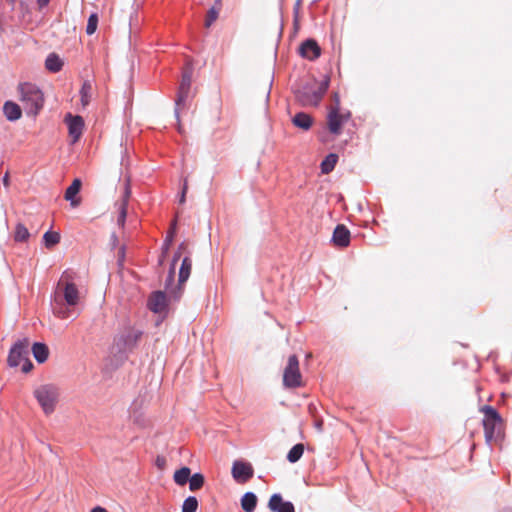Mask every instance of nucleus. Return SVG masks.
<instances>
[{
	"label": "nucleus",
	"mask_w": 512,
	"mask_h": 512,
	"mask_svg": "<svg viewBox=\"0 0 512 512\" xmlns=\"http://www.w3.org/2000/svg\"><path fill=\"white\" fill-rule=\"evenodd\" d=\"M144 332L133 326H126L114 336L111 354L116 365H122L129 358V354L137 348Z\"/></svg>",
	"instance_id": "1"
},
{
	"label": "nucleus",
	"mask_w": 512,
	"mask_h": 512,
	"mask_svg": "<svg viewBox=\"0 0 512 512\" xmlns=\"http://www.w3.org/2000/svg\"><path fill=\"white\" fill-rule=\"evenodd\" d=\"M330 84V76L317 83L315 79L302 82L294 89L296 99L304 106H318L327 92Z\"/></svg>",
	"instance_id": "2"
},
{
	"label": "nucleus",
	"mask_w": 512,
	"mask_h": 512,
	"mask_svg": "<svg viewBox=\"0 0 512 512\" xmlns=\"http://www.w3.org/2000/svg\"><path fill=\"white\" fill-rule=\"evenodd\" d=\"M18 93L27 113L36 116L44 103V96L40 88L35 84L25 82L19 84Z\"/></svg>",
	"instance_id": "3"
},
{
	"label": "nucleus",
	"mask_w": 512,
	"mask_h": 512,
	"mask_svg": "<svg viewBox=\"0 0 512 512\" xmlns=\"http://www.w3.org/2000/svg\"><path fill=\"white\" fill-rule=\"evenodd\" d=\"M59 396L60 391L55 384L40 385L34 390V397L46 415L55 411Z\"/></svg>",
	"instance_id": "4"
},
{
	"label": "nucleus",
	"mask_w": 512,
	"mask_h": 512,
	"mask_svg": "<svg viewBox=\"0 0 512 512\" xmlns=\"http://www.w3.org/2000/svg\"><path fill=\"white\" fill-rule=\"evenodd\" d=\"M484 413L483 427L485 433V440L491 443L501 437L502 431V418L499 412L492 406L485 405L482 408Z\"/></svg>",
	"instance_id": "5"
},
{
	"label": "nucleus",
	"mask_w": 512,
	"mask_h": 512,
	"mask_svg": "<svg viewBox=\"0 0 512 512\" xmlns=\"http://www.w3.org/2000/svg\"><path fill=\"white\" fill-rule=\"evenodd\" d=\"M193 75V66L188 63L182 71V79L178 88L177 97L175 99L174 115L179 122L180 111L185 108L186 101L189 97Z\"/></svg>",
	"instance_id": "6"
},
{
	"label": "nucleus",
	"mask_w": 512,
	"mask_h": 512,
	"mask_svg": "<svg viewBox=\"0 0 512 512\" xmlns=\"http://www.w3.org/2000/svg\"><path fill=\"white\" fill-rule=\"evenodd\" d=\"M301 378L298 357L295 354L290 355L283 373V385L289 389L300 387Z\"/></svg>",
	"instance_id": "7"
},
{
	"label": "nucleus",
	"mask_w": 512,
	"mask_h": 512,
	"mask_svg": "<svg viewBox=\"0 0 512 512\" xmlns=\"http://www.w3.org/2000/svg\"><path fill=\"white\" fill-rule=\"evenodd\" d=\"M30 341L27 337L18 339L10 348L7 363L10 367H17L29 357Z\"/></svg>",
	"instance_id": "8"
},
{
	"label": "nucleus",
	"mask_w": 512,
	"mask_h": 512,
	"mask_svg": "<svg viewBox=\"0 0 512 512\" xmlns=\"http://www.w3.org/2000/svg\"><path fill=\"white\" fill-rule=\"evenodd\" d=\"M231 473L236 482L245 483L253 477L254 469L249 462L235 460Z\"/></svg>",
	"instance_id": "9"
},
{
	"label": "nucleus",
	"mask_w": 512,
	"mask_h": 512,
	"mask_svg": "<svg viewBox=\"0 0 512 512\" xmlns=\"http://www.w3.org/2000/svg\"><path fill=\"white\" fill-rule=\"evenodd\" d=\"M68 126L69 136L72 138V143H76L82 136L84 129V119L80 115H73L67 113L64 119Z\"/></svg>",
	"instance_id": "10"
},
{
	"label": "nucleus",
	"mask_w": 512,
	"mask_h": 512,
	"mask_svg": "<svg viewBox=\"0 0 512 512\" xmlns=\"http://www.w3.org/2000/svg\"><path fill=\"white\" fill-rule=\"evenodd\" d=\"M190 254L191 253H188V255H186L182 259V262L180 265L177 291H173L171 293L172 297L175 300H178L180 298L182 290H183L182 285L188 280V278L190 277V274H191L192 260H191Z\"/></svg>",
	"instance_id": "11"
},
{
	"label": "nucleus",
	"mask_w": 512,
	"mask_h": 512,
	"mask_svg": "<svg viewBox=\"0 0 512 512\" xmlns=\"http://www.w3.org/2000/svg\"><path fill=\"white\" fill-rule=\"evenodd\" d=\"M168 304L167 295L161 290L152 292L147 301V307L149 310L157 314L166 312Z\"/></svg>",
	"instance_id": "12"
},
{
	"label": "nucleus",
	"mask_w": 512,
	"mask_h": 512,
	"mask_svg": "<svg viewBox=\"0 0 512 512\" xmlns=\"http://www.w3.org/2000/svg\"><path fill=\"white\" fill-rule=\"evenodd\" d=\"M299 54L301 57L314 61L321 55V47L313 38L304 40L299 46Z\"/></svg>",
	"instance_id": "13"
},
{
	"label": "nucleus",
	"mask_w": 512,
	"mask_h": 512,
	"mask_svg": "<svg viewBox=\"0 0 512 512\" xmlns=\"http://www.w3.org/2000/svg\"><path fill=\"white\" fill-rule=\"evenodd\" d=\"M327 124L329 131L334 135H339L344 124V116L340 114L338 107H331L327 115Z\"/></svg>",
	"instance_id": "14"
},
{
	"label": "nucleus",
	"mask_w": 512,
	"mask_h": 512,
	"mask_svg": "<svg viewBox=\"0 0 512 512\" xmlns=\"http://www.w3.org/2000/svg\"><path fill=\"white\" fill-rule=\"evenodd\" d=\"M268 508L272 512H295L294 504L285 501L280 493H274L268 501Z\"/></svg>",
	"instance_id": "15"
},
{
	"label": "nucleus",
	"mask_w": 512,
	"mask_h": 512,
	"mask_svg": "<svg viewBox=\"0 0 512 512\" xmlns=\"http://www.w3.org/2000/svg\"><path fill=\"white\" fill-rule=\"evenodd\" d=\"M351 234L344 224H338L332 234V243L336 247L345 248L350 244Z\"/></svg>",
	"instance_id": "16"
},
{
	"label": "nucleus",
	"mask_w": 512,
	"mask_h": 512,
	"mask_svg": "<svg viewBox=\"0 0 512 512\" xmlns=\"http://www.w3.org/2000/svg\"><path fill=\"white\" fill-rule=\"evenodd\" d=\"M292 121V124L299 128V129H302L304 131H308L313 123H314V119L311 115H309L308 113L306 112H297L291 119Z\"/></svg>",
	"instance_id": "17"
},
{
	"label": "nucleus",
	"mask_w": 512,
	"mask_h": 512,
	"mask_svg": "<svg viewBox=\"0 0 512 512\" xmlns=\"http://www.w3.org/2000/svg\"><path fill=\"white\" fill-rule=\"evenodd\" d=\"M82 181L79 178H75L71 185L66 189L64 197L67 201H70L71 206L76 207L79 205L80 200L76 199V195L80 192Z\"/></svg>",
	"instance_id": "18"
},
{
	"label": "nucleus",
	"mask_w": 512,
	"mask_h": 512,
	"mask_svg": "<svg viewBox=\"0 0 512 512\" xmlns=\"http://www.w3.org/2000/svg\"><path fill=\"white\" fill-rule=\"evenodd\" d=\"M3 113L8 121H17L22 116L21 107L12 101H6L3 106Z\"/></svg>",
	"instance_id": "19"
},
{
	"label": "nucleus",
	"mask_w": 512,
	"mask_h": 512,
	"mask_svg": "<svg viewBox=\"0 0 512 512\" xmlns=\"http://www.w3.org/2000/svg\"><path fill=\"white\" fill-rule=\"evenodd\" d=\"M31 352L39 364L46 362L49 357V347L43 342H35L31 347Z\"/></svg>",
	"instance_id": "20"
},
{
	"label": "nucleus",
	"mask_w": 512,
	"mask_h": 512,
	"mask_svg": "<svg viewBox=\"0 0 512 512\" xmlns=\"http://www.w3.org/2000/svg\"><path fill=\"white\" fill-rule=\"evenodd\" d=\"M64 300L69 306H74L79 300V291L74 283H67L63 291Z\"/></svg>",
	"instance_id": "21"
},
{
	"label": "nucleus",
	"mask_w": 512,
	"mask_h": 512,
	"mask_svg": "<svg viewBox=\"0 0 512 512\" xmlns=\"http://www.w3.org/2000/svg\"><path fill=\"white\" fill-rule=\"evenodd\" d=\"M258 503V498L254 492H246L241 497V508L245 512H254Z\"/></svg>",
	"instance_id": "22"
},
{
	"label": "nucleus",
	"mask_w": 512,
	"mask_h": 512,
	"mask_svg": "<svg viewBox=\"0 0 512 512\" xmlns=\"http://www.w3.org/2000/svg\"><path fill=\"white\" fill-rule=\"evenodd\" d=\"M45 67L48 71L52 73H57L62 69L63 61L57 54L51 53L47 56L45 60Z\"/></svg>",
	"instance_id": "23"
},
{
	"label": "nucleus",
	"mask_w": 512,
	"mask_h": 512,
	"mask_svg": "<svg viewBox=\"0 0 512 512\" xmlns=\"http://www.w3.org/2000/svg\"><path fill=\"white\" fill-rule=\"evenodd\" d=\"M176 235V221H174L171 225L170 230L167 233V236L162 244V256L159 259V264L163 263V259L165 255L168 253L170 246L174 240V237Z\"/></svg>",
	"instance_id": "24"
},
{
	"label": "nucleus",
	"mask_w": 512,
	"mask_h": 512,
	"mask_svg": "<svg viewBox=\"0 0 512 512\" xmlns=\"http://www.w3.org/2000/svg\"><path fill=\"white\" fill-rule=\"evenodd\" d=\"M338 161V155L335 153L328 154L320 164L321 172L323 174H329L334 170L335 165Z\"/></svg>",
	"instance_id": "25"
},
{
	"label": "nucleus",
	"mask_w": 512,
	"mask_h": 512,
	"mask_svg": "<svg viewBox=\"0 0 512 512\" xmlns=\"http://www.w3.org/2000/svg\"><path fill=\"white\" fill-rule=\"evenodd\" d=\"M191 469L189 467H181L176 470L173 476L175 483L179 486H183L190 480Z\"/></svg>",
	"instance_id": "26"
},
{
	"label": "nucleus",
	"mask_w": 512,
	"mask_h": 512,
	"mask_svg": "<svg viewBox=\"0 0 512 512\" xmlns=\"http://www.w3.org/2000/svg\"><path fill=\"white\" fill-rule=\"evenodd\" d=\"M92 90V82L90 80H85L80 89L81 103L83 107H86L90 103Z\"/></svg>",
	"instance_id": "27"
},
{
	"label": "nucleus",
	"mask_w": 512,
	"mask_h": 512,
	"mask_svg": "<svg viewBox=\"0 0 512 512\" xmlns=\"http://www.w3.org/2000/svg\"><path fill=\"white\" fill-rule=\"evenodd\" d=\"M303 453H304V445L302 443H297L289 450L286 458L290 463H296L297 461L300 460Z\"/></svg>",
	"instance_id": "28"
},
{
	"label": "nucleus",
	"mask_w": 512,
	"mask_h": 512,
	"mask_svg": "<svg viewBox=\"0 0 512 512\" xmlns=\"http://www.w3.org/2000/svg\"><path fill=\"white\" fill-rule=\"evenodd\" d=\"M43 242L47 249H51L60 242V234L48 230L43 235Z\"/></svg>",
	"instance_id": "29"
},
{
	"label": "nucleus",
	"mask_w": 512,
	"mask_h": 512,
	"mask_svg": "<svg viewBox=\"0 0 512 512\" xmlns=\"http://www.w3.org/2000/svg\"><path fill=\"white\" fill-rule=\"evenodd\" d=\"M188 482H189V489L194 492L203 487L204 482H205V477L202 473H199V472L194 473L193 475L190 476V480Z\"/></svg>",
	"instance_id": "30"
},
{
	"label": "nucleus",
	"mask_w": 512,
	"mask_h": 512,
	"mask_svg": "<svg viewBox=\"0 0 512 512\" xmlns=\"http://www.w3.org/2000/svg\"><path fill=\"white\" fill-rule=\"evenodd\" d=\"M30 233L24 224L18 223L15 227L14 240L16 242H25L29 239Z\"/></svg>",
	"instance_id": "31"
},
{
	"label": "nucleus",
	"mask_w": 512,
	"mask_h": 512,
	"mask_svg": "<svg viewBox=\"0 0 512 512\" xmlns=\"http://www.w3.org/2000/svg\"><path fill=\"white\" fill-rule=\"evenodd\" d=\"M198 499L195 496H188L182 504V512H196Z\"/></svg>",
	"instance_id": "32"
},
{
	"label": "nucleus",
	"mask_w": 512,
	"mask_h": 512,
	"mask_svg": "<svg viewBox=\"0 0 512 512\" xmlns=\"http://www.w3.org/2000/svg\"><path fill=\"white\" fill-rule=\"evenodd\" d=\"M98 21H99V18H98L97 13L90 14L88 21H87V26H86L87 35H92L96 32L97 27H98Z\"/></svg>",
	"instance_id": "33"
},
{
	"label": "nucleus",
	"mask_w": 512,
	"mask_h": 512,
	"mask_svg": "<svg viewBox=\"0 0 512 512\" xmlns=\"http://www.w3.org/2000/svg\"><path fill=\"white\" fill-rule=\"evenodd\" d=\"M218 10L215 7H211L208 11L206 20H205V26L210 27L212 23L217 19L218 17Z\"/></svg>",
	"instance_id": "34"
},
{
	"label": "nucleus",
	"mask_w": 512,
	"mask_h": 512,
	"mask_svg": "<svg viewBox=\"0 0 512 512\" xmlns=\"http://www.w3.org/2000/svg\"><path fill=\"white\" fill-rule=\"evenodd\" d=\"M126 217H127V208H126V204L123 203L120 207V210H119V215H118V218H117V224L120 226V227H123L124 224H125V221H126Z\"/></svg>",
	"instance_id": "35"
},
{
	"label": "nucleus",
	"mask_w": 512,
	"mask_h": 512,
	"mask_svg": "<svg viewBox=\"0 0 512 512\" xmlns=\"http://www.w3.org/2000/svg\"><path fill=\"white\" fill-rule=\"evenodd\" d=\"M23 364H22V372L24 373H28L30 372L32 369H33V363L31 362V360L29 359V357L27 359H25L24 361H22Z\"/></svg>",
	"instance_id": "36"
},
{
	"label": "nucleus",
	"mask_w": 512,
	"mask_h": 512,
	"mask_svg": "<svg viewBox=\"0 0 512 512\" xmlns=\"http://www.w3.org/2000/svg\"><path fill=\"white\" fill-rule=\"evenodd\" d=\"M187 189H188L187 180L185 179L184 183H183V186H182V189H181V195H180V198H179V203L180 204H183L185 202V197H186Z\"/></svg>",
	"instance_id": "37"
},
{
	"label": "nucleus",
	"mask_w": 512,
	"mask_h": 512,
	"mask_svg": "<svg viewBox=\"0 0 512 512\" xmlns=\"http://www.w3.org/2000/svg\"><path fill=\"white\" fill-rule=\"evenodd\" d=\"M155 464L159 469H163L166 465V459L163 456H157Z\"/></svg>",
	"instance_id": "38"
},
{
	"label": "nucleus",
	"mask_w": 512,
	"mask_h": 512,
	"mask_svg": "<svg viewBox=\"0 0 512 512\" xmlns=\"http://www.w3.org/2000/svg\"><path fill=\"white\" fill-rule=\"evenodd\" d=\"M332 99L334 102V105L332 107H338L340 109V97L337 92L333 93Z\"/></svg>",
	"instance_id": "39"
},
{
	"label": "nucleus",
	"mask_w": 512,
	"mask_h": 512,
	"mask_svg": "<svg viewBox=\"0 0 512 512\" xmlns=\"http://www.w3.org/2000/svg\"><path fill=\"white\" fill-rule=\"evenodd\" d=\"M174 277L175 276H172V275H167L166 277V280H165V288L168 289L174 282Z\"/></svg>",
	"instance_id": "40"
},
{
	"label": "nucleus",
	"mask_w": 512,
	"mask_h": 512,
	"mask_svg": "<svg viewBox=\"0 0 512 512\" xmlns=\"http://www.w3.org/2000/svg\"><path fill=\"white\" fill-rule=\"evenodd\" d=\"M177 251H180L181 254L182 253H187V254L190 253L189 251H187V244L185 242H182L179 244Z\"/></svg>",
	"instance_id": "41"
},
{
	"label": "nucleus",
	"mask_w": 512,
	"mask_h": 512,
	"mask_svg": "<svg viewBox=\"0 0 512 512\" xmlns=\"http://www.w3.org/2000/svg\"><path fill=\"white\" fill-rule=\"evenodd\" d=\"M181 255H182V254H181V252H180V251H175V253H174L173 257H172V261H171V263H172L173 265H176V263L179 261V259H180Z\"/></svg>",
	"instance_id": "42"
},
{
	"label": "nucleus",
	"mask_w": 512,
	"mask_h": 512,
	"mask_svg": "<svg viewBox=\"0 0 512 512\" xmlns=\"http://www.w3.org/2000/svg\"><path fill=\"white\" fill-rule=\"evenodd\" d=\"M36 2L39 8L42 9L49 4L50 0H36Z\"/></svg>",
	"instance_id": "43"
},
{
	"label": "nucleus",
	"mask_w": 512,
	"mask_h": 512,
	"mask_svg": "<svg viewBox=\"0 0 512 512\" xmlns=\"http://www.w3.org/2000/svg\"><path fill=\"white\" fill-rule=\"evenodd\" d=\"M110 239H111L112 247L113 248L116 247V245L118 243V237H117L116 233H112Z\"/></svg>",
	"instance_id": "44"
},
{
	"label": "nucleus",
	"mask_w": 512,
	"mask_h": 512,
	"mask_svg": "<svg viewBox=\"0 0 512 512\" xmlns=\"http://www.w3.org/2000/svg\"><path fill=\"white\" fill-rule=\"evenodd\" d=\"M54 313L57 314L59 317H62V318H67L68 317V314L67 312L63 311L62 309L60 310H54Z\"/></svg>",
	"instance_id": "45"
},
{
	"label": "nucleus",
	"mask_w": 512,
	"mask_h": 512,
	"mask_svg": "<svg viewBox=\"0 0 512 512\" xmlns=\"http://www.w3.org/2000/svg\"><path fill=\"white\" fill-rule=\"evenodd\" d=\"M91 512H108V511L101 506H96L91 510Z\"/></svg>",
	"instance_id": "46"
},
{
	"label": "nucleus",
	"mask_w": 512,
	"mask_h": 512,
	"mask_svg": "<svg viewBox=\"0 0 512 512\" xmlns=\"http://www.w3.org/2000/svg\"><path fill=\"white\" fill-rule=\"evenodd\" d=\"M175 266L176 265H173L172 263L170 264L168 275L175 276Z\"/></svg>",
	"instance_id": "47"
},
{
	"label": "nucleus",
	"mask_w": 512,
	"mask_h": 512,
	"mask_svg": "<svg viewBox=\"0 0 512 512\" xmlns=\"http://www.w3.org/2000/svg\"><path fill=\"white\" fill-rule=\"evenodd\" d=\"M3 184H4L5 186H8V184H9V176H8V174H7V173H6V174L4 175V177H3Z\"/></svg>",
	"instance_id": "48"
},
{
	"label": "nucleus",
	"mask_w": 512,
	"mask_h": 512,
	"mask_svg": "<svg viewBox=\"0 0 512 512\" xmlns=\"http://www.w3.org/2000/svg\"><path fill=\"white\" fill-rule=\"evenodd\" d=\"M344 116V123L350 118L351 114L350 112H347L345 114H342Z\"/></svg>",
	"instance_id": "49"
},
{
	"label": "nucleus",
	"mask_w": 512,
	"mask_h": 512,
	"mask_svg": "<svg viewBox=\"0 0 512 512\" xmlns=\"http://www.w3.org/2000/svg\"><path fill=\"white\" fill-rule=\"evenodd\" d=\"M124 250H125V247H124V246H122V247L120 248V251H119V252H120V254H121V258H123V257H124Z\"/></svg>",
	"instance_id": "50"
},
{
	"label": "nucleus",
	"mask_w": 512,
	"mask_h": 512,
	"mask_svg": "<svg viewBox=\"0 0 512 512\" xmlns=\"http://www.w3.org/2000/svg\"><path fill=\"white\" fill-rule=\"evenodd\" d=\"M499 512H512V508H504Z\"/></svg>",
	"instance_id": "51"
},
{
	"label": "nucleus",
	"mask_w": 512,
	"mask_h": 512,
	"mask_svg": "<svg viewBox=\"0 0 512 512\" xmlns=\"http://www.w3.org/2000/svg\"><path fill=\"white\" fill-rule=\"evenodd\" d=\"M316 427H317L319 430H321V428H322V422H317V423H316Z\"/></svg>",
	"instance_id": "52"
}]
</instances>
